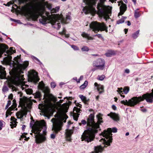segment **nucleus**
Segmentation results:
<instances>
[{"mask_svg": "<svg viewBox=\"0 0 153 153\" xmlns=\"http://www.w3.org/2000/svg\"><path fill=\"white\" fill-rule=\"evenodd\" d=\"M78 117H79V116H78V114H74L73 115L74 119L76 121H77V120Z\"/></svg>", "mask_w": 153, "mask_h": 153, "instance_id": "nucleus-52", "label": "nucleus"}, {"mask_svg": "<svg viewBox=\"0 0 153 153\" xmlns=\"http://www.w3.org/2000/svg\"><path fill=\"white\" fill-rule=\"evenodd\" d=\"M95 36H97L99 38H102V36L99 34H96Z\"/></svg>", "mask_w": 153, "mask_h": 153, "instance_id": "nucleus-58", "label": "nucleus"}, {"mask_svg": "<svg viewBox=\"0 0 153 153\" xmlns=\"http://www.w3.org/2000/svg\"><path fill=\"white\" fill-rule=\"evenodd\" d=\"M59 34L61 35H64L65 37L66 38H68L69 37V35L68 34H66V30L65 28H64L62 31L59 32Z\"/></svg>", "mask_w": 153, "mask_h": 153, "instance_id": "nucleus-35", "label": "nucleus"}, {"mask_svg": "<svg viewBox=\"0 0 153 153\" xmlns=\"http://www.w3.org/2000/svg\"><path fill=\"white\" fill-rule=\"evenodd\" d=\"M55 137V135L54 134H52L51 135V138L54 139Z\"/></svg>", "mask_w": 153, "mask_h": 153, "instance_id": "nucleus-54", "label": "nucleus"}, {"mask_svg": "<svg viewBox=\"0 0 153 153\" xmlns=\"http://www.w3.org/2000/svg\"><path fill=\"white\" fill-rule=\"evenodd\" d=\"M7 48L8 47L6 45L3 44H0V57Z\"/></svg>", "mask_w": 153, "mask_h": 153, "instance_id": "nucleus-22", "label": "nucleus"}, {"mask_svg": "<svg viewBox=\"0 0 153 153\" xmlns=\"http://www.w3.org/2000/svg\"><path fill=\"white\" fill-rule=\"evenodd\" d=\"M8 88L7 86L4 85L2 89V91L4 92H6L8 91Z\"/></svg>", "mask_w": 153, "mask_h": 153, "instance_id": "nucleus-46", "label": "nucleus"}, {"mask_svg": "<svg viewBox=\"0 0 153 153\" xmlns=\"http://www.w3.org/2000/svg\"><path fill=\"white\" fill-rule=\"evenodd\" d=\"M81 50L83 51H89V48L87 47L84 46L82 48Z\"/></svg>", "mask_w": 153, "mask_h": 153, "instance_id": "nucleus-42", "label": "nucleus"}, {"mask_svg": "<svg viewBox=\"0 0 153 153\" xmlns=\"http://www.w3.org/2000/svg\"><path fill=\"white\" fill-rule=\"evenodd\" d=\"M51 87L52 88H54L56 86V84L55 83L53 82H51Z\"/></svg>", "mask_w": 153, "mask_h": 153, "instance_id": "nucleus-53", "label": "nucleus"}, {"mask_svg": "<svg viewBox=\"0 0 153 153\" xmlns=\"http://www.w3.org/2000/svg\"><path fill=\"white\" fill-rule=\"evenodd\" d=\"M123 89L122 88H118L117 91L118 93L120 95V96L123 97H124L125 96L124 95H123Z\"/></svg>", "mask_w": 153, "mask_h": 153, "instance_id": "nucleus-32", "label": "nucleus"}, {"mask_svg": "<svg viewBox=\"0 0 153 153\" xmlns=\"http://www.w3.org/2000/svg\"><path fill=\"white\" fill-rule=\"evenodd\" d=\"M4 70V68L0 66V78L1 79H4L5 77L6 74Z\"/></svg>", "mask_w": 153, "mask_h": 153, "instance_id": "nucleus-23", "label": "nucleus"}, {"mask_svg": "<svg viewBox=\"0 0 153 153\" xmlns=\"http://www.w3.org/2000/svg\"><path fill=\"white\" fill-rule=\"evenodd\" d=\"M139 30H137L132 35V37L133 39L137 38L138 36Z\"/></svg>", "mask_w": 153, "mask_h": 153, "instance_id": "nucleus-36", "label": "nucleus"}, {"mask_svg": "<svg viewBox=\"0 0 153 153\" xmlns=\"http://www.w3.org/2000/svg\"><path fill=\"white\" fill-rule=\"evenodd\" d=\"M46 123L44 120L36 122L32 127V131L34 133L35 142L37 144L45 142L47 140Z\"/></svg>", "mask_w": 153, "mask_h": 153, "instance_id": "nucleus-4", "label": "nucleus"}, {"mask_svg": "<svg viewBox=\"0 0 153 153\" xmlns=\"http://www.w3.org/2000/svg\"><path fill=\"white\" fill-rule=\"evenodd\" d=\"M16 52L15 50H14L13 48L11 47L10 49L7 50L6 52V53L8 54H11Z\"/></svg>", "mask_w": 153, "mask_h": 153, "instance_id": "nucleus-31", "label": "nucleus"}, {"mask_svg": "<svg viewBox=\"0 0 153 153\" xmlns=\"http://www.w3.org/2000/svg\"><path fill=\"white\" fill-rule=\"evenodd\" d=\"M102 114H99L97 115V122L95 123L94 121V116L91 114L88 118L87 125L88 126L87 130L84 131L82 136V140H85L89 142L93 140L95 134L97 132L99 129V125L102 122Z\"/></svg>", "mask_w": 153, "mask_h": 153, "instance_id": "nucleus-3", "label": "nucleus"}, {"mask_svg": "<svg viewBox=\"0 0 153 153\" xmlns=\"http://www.w3.org/2000/svg\"><path fill=\"white\" fill-rule=\"evenodd\" d=\"M98 0H83L87 6L83 9V12L85 14L91 13L93 15L96 13L95 6Z\"/></svg>", "mask_w": 153, "mask_h": 153, "instance_id": "nucleus-9", "label": "nucleus"}, {"mask_svg": "<svg viewBox=\"0 0 153 153\" xmlns=\"http://www.w3.org/2000/svg\"><path fill=\"white\" fill-rule=\"evenodd\" d=\"M13 103L12 105L6 111V117H8L9 115H10L12 113V112H11V111L15 110V109L16 107V104L15 102V100H13Z\"/></svg>", "mask_w": 153, "mask_h": 153, "instance_id": "nucleus-18", "label": "nucleus"}, {"mask_svg": "<svg viewBox=\"0 0 153 153\" xmlns=\"http://www.w3.org/2000/svg\"><path fill=\"white\" fill-rule=\"evenodd\" d=\"M93 66L100 70H103L105 68V61L104 59L100 58L94 61L93 63Z\"/></svg>", "mask_w": 153, "mask_h": 153, "instance_id": "nucleus-14", "label": "nucleus"}, {"mask_svg": "<svg viewBox=\"0 0 153 153\" xmlns=\"http://www.w3.org/2000/svg\"><path fill=\"white\" fill-rule=\"evenodd\" d=\"M108 116H110V117L115 121H118L119 120V117L118 115L115 113L111 112L108 114Z\"/></svg>", "mask_w": 153, "mask_h": 153, "instance_id": "nucleus-21", "label": "nucleus"}, {"mask_svg": "<svg viewBox=\"0 0 153 153\" xmlns=\"http://www.w3.org/2000/svg\"><path fill=\"white\" fill-rule=\"evenodd\" d=\"M94 85L99 91V94H100L104 92V86L103 85L98 84L97 82H95Z\"/></svg>", "mask_w": 153, "mask_h": 153, "instance_id": "nucleus-20", "label": "nucleus"}, {"mask_svg": "<svg viewBox=\"0 0 153 153\" xmlns=\"http://www.w3.org/2000/svg\"><path fill=\"white\" fill-rule=\"evenodd\" d=\"M52 4L47 2H41L36 0H31L21 7L22 12L26 16L36 20L40 16V22L43 24L50 23L53 28L59 29L60 25L59 21H62V18L58 14L50 15V13L45 11L46 7L51 10Z\"/></svg>", "mask_w": 153, "mask_h": 153, "instance_id": "nucleus-1", "label": "nucleus"}, {"mask_svg": "<svg viewBox=\"0 0 153 153\" xmlns=\"http://www.w3.org/2000/svg\"><path fill=\"white\" fill-rule=\"evenodd\" d=\"M118 5L120 6V12L118 14V16L122 15L126 10L127 9L126 5L124 4L122 1H118Z\"/></svg>", "mask_w": 153, "mask_h": 153, "instance_id": "nucleus-16", "label": "nucleus"}, {"mask_svg": "<svg viewBox=\"0 0 153 153\" xmlns=\"http://www.w3.org/2000/svg\"><path fill=\"white\" fill-rule=\"evenodd\" d=\"M11 103V101L9 100L8 101L7 103L5 109H7L9 106L10 105Z\"/></svg>", "mask_w": 153, "mask_h": 153, "instance_id": "nucleus-51", "label": "nucleus"}, {"mask_svg": "<svg viewBox=\"0 0 153 153\" xmlns=\"http://www.w3.org/2000/svg\"><path fill=\"white\" fill-rule=\"evenodd\" d=\"M145 99L146 101L150 103H152L153 101V89L152 90V92L150 93H146L143 95L142 96L139 97H134L128 101L127 100L125 101H121V102L125 105H127L131 107L134 106L138 103L143 101Z\"/></svg>", "mask_w": 153, "mask_h": 153, "instance_id": "nucleus-5", "label": "nucleus"}, {"mask_svg": "<svg viewBox=\"0 0 153 153\" xmlns=\"http://www.w3.org/2000/svg\"><path fill=\"white\" fill-rule=\"evenodd\" d=\"M127 22V25H128L130 26L131 25V23L129 21H128Z\"/></svg>", "mask_w": 153, "mask_h": 153, "instance_id": "nucleus-64", "label": "nucleus"}, {"mask_svg": "<svg viewBox=\"0 0 153 153\" xmlns=\"http://www.w3.org/2000/svg\"><path fill=\"white\" fill-rule=\"evenodd\" d=\"M71 47L75 51L78 50H79V48L76 46L74 45H71Z\"/></svg>", "mask_w": 153, "mask_h": 153, "instance_id": "nucleus-49", "label": "nucleus"}, {"mask_svg": "<svg viewBox=\"0 0 153 153\" xmlns=\"http://www.w3.org/2000/svg\"><path fill=\"white\" fill-rule=\"evenodd\" d=\"M34 59L37 61L38 62H39V60L36 57H34Z\"/></svg>", "mask_w": 153, "mask_h": 153, "instance_id": "nucleus-63", "label": "nucleus"}, {"mask_svg": "<svg viewBox=\"0 0 153 153\" xmlns=\"http://www.w3.org/2000/svg\"><path fill=\"white\" fill-rule=\"evenodd\" d=\"M92 31L97 33L100 30H105L107 32V28L105 25L103 23H98L97 22H92L89 25Z\"/></svg>", "mask_w": 153, "mask_h": 153, "instance_id": "nucleus-11", "label": "nucleus"}, {"mask_svg": "<svg viewBox=\"0 0 153 153\" xmlns=\"http://www.w3.org/2000/svg\"><path fill=\"white\" fill-rule=\"evenodd\" d=\"M81 35L83 37L87 39L88 40H92L94 39L93 37L90 36L89 34L85 32L82 33Z\"/></svg>", "mask_w": 153, "mask_h": 153, "instance_id": "nucleus-27", "label": "nucleus"}, {"mask_svg": "<svg viewBox=\"0 0 153 153\" xmlns=\"http://www.w3.org/2000/svg\"><path fill=\"white\" fill-rule=\"evenodd\" d=\"M13 1H10L9 2H8L7 3V6H9L10 5L12 4H14L15 2L16 1V0H12Z\"/></svg>", "mask_w": 153, "mask_h": 153, "instance_id": "nucleus-47", "label": "nucleus"}, {"mask_svg": "<svg viewBox=\"0 0 153 153\" xmlns=\"http://www.w3.org/2000/svg\"><path fill=\"white\" fill-rule=\"evenodd\" d=\"M32 101L34 102H36L34 100H32L30 98L23 97L20 99L19 105L24 110L27 111L28 109L31 108Z\"/></svg>", "mask_w": 153, "mask_h": 153, "instance_id": "nucleus-10", "label": "nucleus"}, {"mask_svg": "<svg viewBox=\"0 0 153 153\" xmlns=\"http://www.w3.org/2000/svg\"><path fill=\"white\" fill-rule=\"evenodd\" d=\"M13 94H11L9 95V96L8 97V98L9 99L12 100L13 98Z\"/></svg>", "mask_w": 153, "mask_h": 153, "instance_id": "nucleus-55", "label": "nucleus"}, {"mask_svg": "<svg viewBox=\"0 0 153 153\" xmlns=\"http://www.w3.org/2000/svg\"><path fill=\"white\" fill-rule=\"evenodd\" d=\"M60 8V7L59 6H57L56 7L54 8H53L51 9V13H56L58 12Z\"/></svg>", "mask_w": 153, "mask_h": 153, "instance_id": "nucleus-30", "label": "nucleus"}, {"mask_svg": "<svg viewBox=\"0 0 153 153\" xmlns=\"http://www.w3.org/2000/svg\"><path fill=\"white\" fill-rule=\"evenodd\" d=\"M83 78V76H81L80 77L79 80L78 81H77V82H79L80 80H82Z\"/></svg>", "mask_w": 153, "mask_h": 153, "instance_id": "nucleus-59", "label": "nucleus"}, {"mask_svg": "<svg viewBox=\"0 0 153 153\" xmlns=\"http://www.w3.org/2000/svg\"><path fill=\"white\" fill-rule=\"evenodd\" d=\"M23 138H25V140L26 141H27L29 139V137H28L27 138L25 134H22L21 136V137L19 138V140H22V139H23Z\"/></svg>", "mask_w": 153, "mask_h": 153, "instance_id": "nucleus-38", "label": "nucleus"}, {"mask_svg": "<svg viewBox=\"0 0 153 153\" xmlns=\"http://www.w3.org/2000/svg\"><path fill=\"white\" fill-rule=\"evenodd\" d=\"M124 22V19H121L117 21V24H120Z\"/></svg>", "mask_w": 153, "mask_h": 153, "instance_id": "nucleus-50", "label": "nucleus"}, {"mask_svg": "<svg viewBox=\"0 0 153 153\" xmlns=\"http://www.w3.org/2000/svg\"><path fill=\"white\" fill-rule=\"evenodd\" d=\"M105 1V0H100V2L97 4V8L99 14L107 20L111 15L112 7L109 6L105 5L104 3Z\"/></svg>", "mask_w": 153, "mask_h": 153, "instance_id": "nucleus-6", "label": "nucleus"}, {"mask_svg": "<svg viewBox=\"0 0 153 153\" xmlns=\"http://www.w3.org/2000/svg\"><path fill=\"white\" fill-rule=\"evenodd\" d=\"M24 115V113L22 112H18L16 114L17 117L18 119L22 118L23 117Z\"/></svg>", "mask_w": 153, "mask_h": 153, "instance_id": "nucleus-33", "label": "nucleus"}, {"mask_svg": "<svg viewBox=\"0 0 153 153\" xmlns=\"http://www.w3.org/2000/svg\"><path fill=\"white\" fill-rule=\"evenodd\" d=\"M61 18H62V21H59L58 22L59 23V25H60V27H61V24L60 23H62L64 24H66L67 23V22L66 21L67 19L70 20V16H68L67 15L66 17V19H64L63 17V16L62 15H59Z\"/></svg>", "mask_w": 153, "mask_h": 153, "instance_id": "nucleus-26", "label": "nucleus"}, {"mask_svg": "<svg viewBox=\"0 0 153 153\" xmlns=\"http://www.w3.org/2000/svg\"><path fill=\"white\" fill-rule=\"evenodd\" d=\"M28 77L29 81L34 83H36L39 80L38 73L34 70H32L28 71Z\"/></svg>", "mask_w": 153, "mask_h": 153, "instance_id": "nucleus-13", "label": "nucleus"}, {"mask_svg": "<svg viewBox=\"0 0 153 153\" xmlns=\"http://www.w3.org/2000/svg\"><path fill=\"white\" fill-rule=\"evenodd\" d=\"M13 65L14 71L11 75V78L8 80V85L11 88L13 91H16L17 88L14 86H20L22 90L24 89L26 86L24 82L23 71L28 66V62H25L23 64H20V57L17 56L14 59Z\"/></svg>", "mask_w": 153, "mask_h": 153, "instance_id": "nucleus-2", "label": "nucleus"}, {"mask_svg": "<svg viewBox=\"0 0 153 153\" xmlns=\"http://www.w3.org/2000/svg\"><path fill=\"white\" fill-rule=\"evenodd\" d=\"M112 109L114 110H116L117 108L116 106L114 105H112Z\"/></svg>", "mask_w": 153, "mask_h": 153, "instance_id": "nucleus-60", "label": "nucleus"}, {"mask_svg": "<svg viewBox=\"0 0 153 153\" xmlns=\"http://www.w3.org/2000/svg\"><path fill=\"white\" fill-rule=\"evenodd\" d=\"M38 88L42 91L45 94H47L49 92V88L45 86L44 84L42 81L40 82L38 85Z\"/></svg>", "mask_w": 153, "mask_h": 153, "instance_id": "nucleus-17", "label": "nucleus"}, {"mask_svg": "<svg viewBox=\"0 0 153 153\" xmlns=\"http://www.w3.org/2000/svg\"><path fill=\"white\" fill-rule=\"evenodd\" d=\"M79 97L85 103H86V102L88 101V100L83 95H79Z\"/></svg>", "mask_w": 153, "mask_h": 153, "instance_id": "nucleus-34", "label": "nucleus"}, {"mask_svg": "<svg viewBox=\"0 0 153 153\" xmlns=\"http://www.w3.org/2000/svg\"><path fill=\"white\" fill-rule=\"evenodd\" d=\"M123 91L125 94H127L129 91V88L128 87H125L124 88Z\"/></svg>", "mask_w": 153, "mask_h": 153, "instance_id": "nucleus-43", "label": "nucleus"}, {"mask_svg": "<svg viewBox=\"0 0 153 153\" xmlns=\"http://www.w3.org/2000/svg\"><path fill=\"white\" fill-rule=\"evenodd\" d=\"M117 131V129L115 127L112 129L110 128H108L107 130H104L103 132L101 133L102 135L104 138H102L100 141L101 142L102 144L105 145L109 146L110 145V143L112 142V132L116 133Z\"/></svg>", "mask_w": 153, "mask_h": 153, "instance_id": "nucleus-7", "label": "nucleus"}, {"mask_svg": "<svg viewBox=\"0 0 153 153\" xmlns=\"http://www.w3.org/2000/svg\"><path fill=\"white\" fill-rule=\"evenodd\" d=\"M25 90L27 94H32L33 92L32 90L31 89H25Z\"/></svg>", "mask_w": 153, "mask_h": 153, "instance_id": "nucleus-41", "label": "nucleus"}, {"mask_svg": "<svg viewBox=\"0 0 153 153\" xmlns=\"http://www.w3.org/2000/svg\"><path fill=\"white\" fill-rule=\"evenodd\" d=\"M53 105L51 103L47 104H40L39 108L44 113L46 117H48L52 111Z\"/></svg>", "mask_w": 153, "mask_h": 153, "instance_id": "nucleus-12", "label": "nucleus"}, {"mask_svg": "<svg viewBox=\"0 0 153 153\" xmlns=\"http://www.w3.org/2000/svg\"><path fill=\"white\" fill-rule=\"evenodd\" d=\"M73 133V131L72 130L68 129L66 130L65 132L66 138L67 140L71 142V137Z\"/></svg>", "mask_w": 153, "mask_h": 153, "instance_id": "nucleus-19", "label": "nucleus"}, {"mask_svg": "<svg viewBox=\"0 0 153 153\" xmlns=\"http://www.w3.org/2000/svg\"><path fill=\"white\" fill-rule=\"evenodd\" d=\"M28 0H18L19 4L20 5L21 4L26 3L28 1Z\"/></svg>", "mask_w": 153, "mask_h": 153, "instance_id": "nucleus-44", "label": "nucleus"}, {"mask_svg": "<svg viewBox=\"0 0 153 153\" xmlns=\"http://www.w3.org/2000/svg\"><path fill=\"white\" fill-rule=\"evenodd\" d=\"M115 54V52L112 50H110L105 53V55L107 57H111Z\"/></svg>", "mask_w": 153, "mask_h": 153, "instance_id": "nucleus-28", "label": "nucleus"}, {"mask_svg": "<svg viewBox=\"0 0 153 153\" xmlns=\"http://www.w3.org/2000/svg\"><path fill=\"white\" fill-rule=\"evenodd\" d=\"M26 126L25 125H23L22 127V130H24Z\"/></svg>", "mask_w": 153, "mask_h": 153, "instance_id": "nucleus-62", "label": "nucleus"}, {"mask_svg": "<svg viewBox=\"0 0 153 153\" xmlns=\"http://www.w3.org/2000/svg\"><path fill=\"white\" fill-rule=\"evenodd\" d=\"M35 97L36 98H39L41 96V95L40 92L39 91L36 92L35 94Z\"/></svg>", "mask_w": 153, "mask_h": 153, "instance_id": "nucleus-39", "label": "nucleus"}, {"mask_svg": "<svg viewBox=\"0 0 153 153\" xmlns=\"http://www.w3.org/2000/svg\"><path fill=\"white\" fill-rule=\"evenodd\" d=\"M105 77V76L104 75H102L101 76H98L97 77V79L100 80H103Z\"/></svg>", "mask_w": 153, "mask_h": 153, "instance_id": "nucleus-40", "label": "nucleus"}, {"mask_svg": "<svg viewBox=\"0 0 153 153\" xmlns=\"http://www.w3.org/2000/svg\"><path fill=\"white\" fill-rule=\"evenodd\" d=\"M81 123L82 124L85 125L86 124V122L85 120H82L81 121Z\"/></svg>", "mask_w": 153, "mask_h": 153, "instance_id": "nucleus-57", "label": "nucleus"}, {"mask_svg": "<svg viewBox=\"0 0 153 153\" xmlns=\"http://www.w3.org/2000/svg\"><path fill=\"white\" fill-rule=\"evenodd\" d=\"M67 118L68 116L65 115H59L57 118H53L51 120L53 123L52 130L57 133L61 129L63 121L65 123Z\"/></svg>", "mask_w": 153, "mask_h": 153, "instance_id": "nucleus-8", "label": "nucleus"}, {"mask_svg": "<svg viewBox=\"0 0 153 153\" xmlns=\"http://www.w3.org/2000/svg\"><path fill=\"white\" fill-rule=\"evenodd\" d=\"M141 111L143 112H145L146 111V110L145 108H143L141 109Z\"/></svg>", "mask_w": 153, "mask_h": 153, "instance_id": "nucleus-61", "label": "nucleus"}, {"mask_svg": "<svg viewBox=\"0 0 153 153\" xmlns=\"http://www.w3.org/2000/svg\"><path fill=\"white\" fill-rule=\"evenodd\" d=\"M125 72L126 73L128 74L130 72V71L129 69H126L125 70Z\"/></svg>", "mask_w": 153, "mask_h": 153, "instance_id": "nucleus-56", "label": "nucleus"}, {"mask_svg": "<svg viewBox=\"0 0 153 153\" xmlns=\"http://www.w3.org/2000/svg\"><path fill=\"white\" fill-rule=\"evenodd\" d=\"M48 97L50 99L53 101L54 103H55L57 101V99L56 97L53 96L52 94H49L48 95Z\"/></svg>", "mask_w": 153, "mask_h": 153, "instance_id": "nucleus-29", "label": "nucleus"}, {"mask_svg": "<svg viewBox=\"0 0 153 153\" xmlns=\"http://www.w3.org/2000/svg\"><path fill=\"white\" fill-rule=\"evenodd\" d=\"M63 100H60L59 101L56 102V105L60 109L61 111L63 113H66L67 112L69 108V105L67 103H65L61 105V103H62Z\"/></svg>", "mask_w": 153, "mask_h": 153, "instance_id": "nucleus-15", "label": "nucleus"}, {"mask_svg": "<svg viewBox=\"0 0 153 153\" xmlns=\"http://www.w3.org/2000/svg\"><path fill=\"white\" fill-rule=\"evenodd\" d=\"M11 120L10 126L11 128H13V127H15L16 125V119L14 117H12L11 118Z\"/></svg>", "mask_w": 153, "mask_h": 153, "instance_id": "nucleus-25", "label": "nucleus"}, {"mask_svg": "<svg viewBox=\"0 0 153 153\" xmlns=\"http://www.w3.org/2000/svg\"><path fill=\"white\" fill-rule=\"evenodd\" d=\"M140 16V14L139 12H137L136 11L134 13V16L136 18L139 17Z\"/></svg>", "mask_w": 153, "mask_h": 153, "instance_id": "nucleus-48", "label": "nucleus"}, {"mask_svg": "<svg viewBox=\"0 0 153 153\" xmlns=\"http://www.w3.org/2000/svg\"><path fill=\"white\" fill-rule=\"evenodd\" d=\"M104 147L99 146L95 147L94 152H92L90 153H101L103 150Z\"/></svg>", "mask_w": 153, "mask_h": 153, "instance_id": "nucleus-24", "label": "nucleus"}, {"mask_svg": "<svg viewBox=\"0 0 153 153\" xmlns=\"http://www.w3.org/2000/svg\"><path fill=\"white\" fill-rule=\"evenodd\" d=\"M4 122L2 120L0 121V130H1L2 128L4 127Z\"/></svg>", "mask_w": 153, "mask_h": 153, "instance_id": "nucleus-45", "label": "nucleus"}, {"mask_svg": "<svg viewBox=\"0 0 153 153\" xmlns=\"http://www.w3.org/2000/svg\"><path fill=\"white\" fill-rule=\"evenodd\" d=\"M88 84V82L86 81H85L84 83L80 87V88L81 89H84L87 85Z\"/></svg>", "mask_w": 153, "mask_h": 153, "instance_id": "nucleus-37", "label": "nucleus"}]
</instances>
